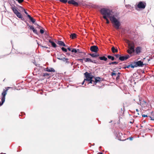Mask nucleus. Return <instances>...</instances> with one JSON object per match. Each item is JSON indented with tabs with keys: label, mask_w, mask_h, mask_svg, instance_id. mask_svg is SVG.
Segmentation results:
<instances>
[{
	"label": "nucleus",
	"mask_w": 154,
	"mask_h": 154,
	"mask_svg": "<svg viewBox=\"0 0 154 154\" xmlns=\"http://www.w3.org/2000/svg\"><path fill=\"white\" fill-rule=\"evenodd\" d=\"M100 13L103 15L104 19H106V17L110 18L112 16L111 15L112 11L109 9L103 8L100 10Z\"/></svg>",
	"instance_id": "f257e3e1"
},
{
	"label": "nucleus",
	"mask_w": 154,
	"mask_h": 154,
	"mask_svg": "<svg viewBox=\"0 0 154 154\" xmlns=\"http://www.w3.org/2000/svg\"><path fill=\"white\" fill-rule=\"evenodd\" d=\"M109 19L112 23L113 24L115 28L116 29H119L121 25L119 21L116 18L114 15L110 17Z\"/></svg>",
	"instance_id": "f03ea898"
},
{
	"label": "nucleus",
	"mask_w": 154,
	"mask_h": 154,
	"mask_svg": "<svg viewBox=\"0 0 154 154\" xmlns=\"http://www.w3.org/2000/svg\"><path fill=\"white\" fill-rule=\"evenodd\" d=\"M11 9L12 10L14 13L18 18H20L22 20H24V18L23 17V16L17 10V7H16L14 6H12Z\"/></svg>",
	"instance_id": "7ed1b4c3"
},
{
	"label": "nucleus",
	"mask_w": 154,
	"mask_h": 154,
	"mask_svg": "<svg viewBox=\"0 0 154 154\" xmlns=\"http://www.w3.org/2000/svg\"><path fill=\"white\" fill-rule=\"evenodd\" d=\"M85 76L86 78V79H85V80H86L88 81H90L89 83L93 84V80L92 79L94 78V76L91 75L90 73H88L87 72H86L84 73Z\"/></svg>",
	"instance_id": "20e7f679"
},
{
	"label": "nucleus",
	"mask_w": 154,
	"mask_h": 154,
	"mask_svg": "<svg viewBox=\"0 0 154 154\" xmlns=\"http://www.w3.org/2000/svg\"><path fill=\"white\" fill-rule=\"evenodd\" d=\"M11 88L10 87H7L6 88V90H5V89H4L3 91V92L2 93V98H3L5 100V97L7 94V92L8 90L10 88Z\"/></svg>",
	"instance_id": "39448f33"
},
{
	"label": "nucleus",
	"mask_w": 154,
	"mask_h": 154,
	"mask_svg": "<svg viewBox=\"0 0 154 154\" xmlns=\"http://www.w3.org/2000/svg\"><path fill=\"white\" fill-rule=\"evenodd\" d=\"M84 60H85V62H91L94 63H97V61L95 60H92L91 59L89 58H83Z\"/></svg>",
	"instance_id": "423d86ee"
},
{
	"label": "nucleus",
	"mask_w": 154,
	"mask_h": 154,
	"mask_svg": "<svg viewBox=\"0 0 154 154\" xmlns=\"http://www.w3.org/2000/svg\"><path fill=\"white\" fill-rule=\"evenodd\" d=\"M145 6L146 3H143L141 2H140L137 5V7L139 8H144Z\"/></svg>",
	"instance_id": "0eeeda50"
},
{
	"label": "nucleus",
	"mask_w": 154,
	"mask_h": 154,
	"mask_svg": "<svg viewBox=\"0 0 154 154\" xmlns=\"http://www.w3.org/2000/svg\"><path fill=\"white\" fill-rule=\"evenodd\" d=\"M98 48L95 45L91 46L90 48V50L92 52L96 53L98 51Z\"/></svg>",
	"instance_id": "6e6552de"
},
{
	"label": "nucleus",
	"mask_w": 154,
	"mask_h": 154,
	"mask_svg": "<svg viewBox=\"0 0 154 154\" xmlns=\"http://www.w3.org/2000/svg\"><path fill=\"white\" fill-rule=\"evenodd\" d=\"M130 57L129 55H127L124 56H120L119 57V60L121 61H123L125 60H126Z\"/></svg>",
	"instance_id": "1a4fd4ad"
},
{
	"label": "nucleus",
	"mask_w": 154,
	"mask_h": 154,
	"mask_svg": "<svg viewBox=\"0 0 154 154\" xmlns=\"http://www.w3.org/2000/svg\"><path fill=\"white\" fill-rule=\"evenodd\" d=\"M135 64L136 66V67L137 66H142L144 64H143V62L141 61H138L136 62H135Z\"/></svg>",
	"instance_id": "9d476101"
},
{
	"label": "nucleus",
	"mask_w": 154,
	"mask_h": 154,
	"mask_svg": "<svg viewBox=\"0 0 154 154\" xmlns=\"http://www.w3.org/2000/svg\"><path fill=\"white\" fill-rule=\"evenodd\" d=\"M128 49L127 50L128 53L131 54L135 51L134 48H128Z\"/></svg>",
	"instance_id": "9b49d317"
},
{
	"label": "nucleus",
	"mask_w": 154,
	"mask_h": 154,
	"mask_svg": "<svg viewBox=\"0 0 154 154\" xmlns=\"http://www.w3.org/2000/svg\"><path fill=\"white\" fill-rule=\"evenodd\" d=\"M68 3L69 4H72L73 5L76 6H78V3L75 2V1L73 0L69 1L68 2Z\"/></svg>",
	"instance_id": "f8f14e48"
},
{
	"label": "nucleus",
	"mask_w": 154,
	"mask_h": 154,
	"mask_svg": "<svg viewBox=\"0 0 154 154\" xmlns=\"http://www.w3.org/2000/svg\"><path fill=\"white\" fill-rule=\"evenodd\" d=\"M94 79H95V81L93 80V83L94 84V85H96L98 82H100V77H96V78H94Z\"/></svg>",
	"instance_id": "ddd939ff"
},
{
	"label": "nucleus",
	"mask_w": 154,
	"mask_h": 154,
	"mask_svg": "<svg viewBox=\"0 0 154 154\" xmlns=\"http://www.w3.org/2000/svg\"><path fill=\"white\" fill-rule=\"evenodd\" d=\"M128 48H134V44L133 42H130L128 43Z\"/></svg>",
	"instance_id": "4468645a"
},
{
	"label": "nucleus",
	"mask_w": 154,
	"mask_h": 154,
	"mask_svg": "<svg viewBox=\"0 0 154 154\" xmlns=\"http://www.w3.org/2000/svg\"><path fill=\"white\" fill-rule=\"evenodd\" d=\"M45 71L48 72H55V71L54 69L53 68H45L44 69Z\"/></svg>",
	"instance_id": "2eb2a0df"
},
{
	"label": "nucleus",
	"mask_w": 154,
	"mask_h": 154,
	"mask_svg": "<svg viewBox=\"0 0 154 154\" xmlns=\"http://www.w3.org/2000/svg\"><path fill=\"white\" fill-rule=\"evenodd\" d=\"M63 61L64 62H65L66 63L68 64L70 63L69 61V59L68 58L63 57L62 59L61 60Z\"/></svg>",
	"instance_id": "dca6fc26"
},
{
	"label": "nucleus",
	"mask_w": 154,
	"mask_h": 154,
	"mask_svg": "<svg viewBox=\"0 0 154 154\" xmlns=\"http://www.w3.org/2000/svg\"><path fill=\"white\" fill-rule=\"evenodd\" d=\"M62 54L60 53L58 54L57 55V58L60 60H61L63 57L62 56Z\"/></svg>",
	"instance_id": "f3484780"
},
{
	"label": "nucleus",
	"mask_w": 154,
	"mask_h": 154,
	"mask_svg": "<svg viewBox=\"0 0 154 154\" xmlns=\"http://www.w3.org/2000/svg\"><path fill=\"white\" fill-rule=\"evenodd\" d=\"M28 17L29 18L30 20H31V22H32V23H34L35 21V20L32 17H31V16L29 15H28Z\"/></svg>",
	"instance_id": "a211bd4d"
},
{
	"label": "nucleus",
	"mask_w": 154,
	"mask_h": 154,
	"mask_svg": "<svg viewBox=\"0 0 154 154\" xmlns=\"http://www.w3.org/2000/svg\"><path fill=\"white\" fill-rule=\"evenodd\" d=\"M90 55L93 57H97L99 56V54L94 53V54H90Z\"/></svg>",
	"instance_id": "6ab92c4d"
},
{
	"label": "nucleus",
	"mask_w": 154,
	"mask_h": 154,
	"mask_svg": "<svg viewBox=\"0 0 154 154\" xmlns=\"http://www.w3.org/2000/svg\"><path fill=\"white\" fill-rule=\"evenodd\" d=\"M57 44L60 46H63L65 47L66 45L64 44V43L62 42V41H58L57 42Z\"/></svg>",
	"instance_id": "aec40b11"
},
{
	"label": "nucleus",
	"mask_w": 154,
	"mask_h": 154,
	"mask_svg": "<svg viewBox=\"0 0 154 154\" xmlns=\"http://www.w3.org/2000/svg\"><path fill=\"white\" fill-rule=\"evenodd\" d=\"M149 117L151 120L154 121V113L152 112Z\"/></svg>",
	"instance_id": "412c9836"
},
{
	"label": "nucleus",
	"mask_w": 154,
	"mask_h": 154,
	"mask_svg": "<svg viewBox=\"0 0 154 154\" xmlns=\"http://www.w3.org/2000/svg\"><path fill=\"white\" fill-rule=\"evenodd\" d=\"M49 42L51 43L52 46L54 48H56L57 46L53 42L51 41L50 39L49 40Z\"/></svg>",
	"instance_id": "4be33fe9"
},
{
	"label": "nucleus",
	"mask_w": 154,
	"mask_h": 154,
	"mask_svg": "<svg viewBox=\"0 0 154 154\" xmlns=\"http://www.w3.org/2000/svg\"><path fill=\"white\" fill-rule=\"evenodd\" d=\"M30 29H32L33 32L35 33H37V30L36 29H35V28L33 27V26H29Z\"/></svg>",
	"instance_id": "5701e85b"
},
{
	"label": "nucleus",
	"mask_w": 154,
	"mask_h": 154,
	"mask_svg": "<svg viewBox=\"0 0 154 154\" xmlns=\"http://www.w3.org/2000/svg\"><path fill=\"white\" fill-rule=\"evenodd\" d=\"M141 48L140 47H138L135 49V52L137 54H138L140 52Z\"/></svg>",
	"instance_id": "b1692460"
},
{
	"label": "nucleus",
	"mask_w": 154,
	"mask_h": 154,
	"mask_svg": "<svg viewBox=\"0 0 154 154\" xmlns=\"http://www.w3.org/2000/svg\"><path fill=\"white\" fill-rule=\"evenodd\" d=\"M99 58L101 60H104L105 61H106L107 60V58L105 56L100 57H99Z\"/></svg>",
	"instance_id": "393cba45"
},
{
	"label": "nucleus",
	"mask_w": 154,
	"mask_h": 154,
	"mask_svg": "<svg viewBox=\"0 0 154 154\" xmlns=\"http://www.w3.org/2000/svg\"><path fill=\"white\" fill-rule=\"evenodd\" d=\"M70 36L72 39H74L76 38V35L75 33H72L70 35Z\"/></svg>",
	"instance_id": "a878e982"
},
{
	"label": "nucleus",
	"mask_w": 154,
	"mask_h": 154,
	"mask_svg": "<svg viewBox=\"0 0 154 154\" xmlns=\"http://www.w3.org/2000/svg\"><path fill=\"white\" fill-rule=\"evenodd\" d=\"M112 51L113 53L117 52H118V50L116 49L114 47H113L112 48Z\"/></svg>",
	"instance_id": "bb28decb"
},
{
	"label": "nucleus",
	"mask_w": 154,
	"mask_h": 154,
	"mask_svg": "<svg viewBox=\"0 0 154 154\" xmlns=\"http://www.w3.org/2000/svg\"><path fill=\"white\" fill-rule=\"evenodd\" d=\"M128 66H130L132 68H134L135 67H137L135 64V63L134 62V63L131 64V65H128Z\"/></svg>",
	"instance_id": "cd10ccee"
},
{
	"label": "nucleus",
	"mask_w": 154,
	"mask_h": 154,
	"mask_svg": "<svg viewBox=\"0 0 154 154\" xmlns=\"http://www.w3.org/2000/svg\"><path fill=\"white\" fill-rule=\"evenodd\" d=\"M107 57L109 59H111L112 60H115V58L113 57L110 55H108Z\"/></svg>",
	"instance_id": "c85d7f7f"
},
{
	"label": "nucleus",
	"mask_w": 154,
	"mask_h": 154,
	"mask_svg": "<svg viewBox=\"0 0 154 154\" xmlns=\"http://www.w3.org/2000/svg\"><path fill=\"white\" fill-rule=\"evenodd\" d=\"M19 7L20 8H21V9L22 10H23V11H24V13H25V14L27 15V16H28V15H29L28 14V13H27V12L25 11V9L24 8H23V7H21V6H19Z\"/></svg>",
	"instance_id": "c756f323"
},
{
	"label": "nucleus",
	"mask_w": 154,
	"mask_h": 154,
	"mask_svg": "<svg viewBox=\"0 0 154 154\" xmlns=\"http://www.w3.org/2000/svg\"><path fill=\"white\" fill-rule=\"evenodd\" d=\"M2 102H0V106H2L5 101V99L2 98L1 99Z\"/></svg>",
	"instance_id": "7c9ffc66"
},
{
	"label": "nucleus",
	"mask_w": 154,
	"mask_h": 154,
	"mask_svg": "<svg viewBox=\"0 0 154 154\" xmlns=\"http://www.w3.org/2000/svg\"><path fill=\"white\" fill-rule=\"evenodd\" d=\"M49 75V74L48 73H43V77H45V76H48Z\"/></svg>",
	"instance_id": "2f4dec72"
},
{
	"label": "nucleus",
	"mask_w": 154,
	"mask_h": 154,
	"mask_svg": "<svg viewBox=\"0 0 154 154\" xmlns=\"http://www.w3.org/2000/svg\"><path fill=\"white\" fill-rule=\"evenodd\" d=\"M61 49H62V50L63 51L65 52H67V49L66 48H65L64 47H62Z\"/></svg>",
	"instance_id": "473e14b6"
},
{
	"label": "nucleus",
	"mask_w": 154,
	"mask_h": 154,
	"mask_svg": "<svg viewBox=\"0 0 154 154\" xmlns=\"http://www.w3.org/2000/svg\"><path fill=\"white\" fill-rule=\"evenodd\" d=\"M71 51L72 52L76 53L77 52V50L75 49H73L71 50Z\"/></svg>",
	"instance_id": "72a5a7b5"
},
{
	"label": "nucleus",
	"mask_w": 154,
	"mask_h": 154,
	"mask_svg": "<svg viewBox=\"0 0 154 154\" xmlns=\"http://www.w3.org/2000/svg\"><path fill=\"white\" fill-rule=\"evenodd\" d=\"M60 1L62 2L65 3L67 2V0H60Z\"/></svg>",
	"instance_id": "f704fd0d"
},
{
	"label": "nucleus",
	"mask_w": 154,
	"mask_h": 154,
	"mask_svg": "<svg viewBox=\"0 0 154 154\" xmlns=\"http://www.w3.org/2000/svg\"><path fill=\"white\" fill-rule=\"evenodd\" d=\"M16 1H17L19 3H20L22 2L24 0H16Z\"/></svg>",
	"instance_id": "c9c22d12"
},
{
	"label": "nucleus",
	"mask_w": 154,
	"mask_h": 154,
	"mask_svg": "<svg viewBox=\"0 0 154 154\" xmlns=\"http://www.w3.org/2000/svg\"><path fill=\"white\" fill-rule=\"evenodd\" d=\"M116 75V73L112 72L111 73V75L112 76H113L114 75Z\"/></svg>",
	"instance_id": "e433bc0d"
},
{
	"label": "nucleus",
	"mask_w": 154,
	"mask_h": 154,
	"mask_svg": "<svg viewBox=\"0 0 154 154\" xmlns=\"http://www.w3.org/2000/svg\"><path fill=\"white\" fill-rule=\"evenodd\" d=\"M83 60H84L83 58V59H79L78 60L80 61V62L82 63L83 62Z\"/></svg>",
	"instance_id": "4c0bfd02"
},
{
	"label": "nucleus",
	"mask_w": 154,
	"mask_h": 154,
	"mask_svg": "<svg viewBox=\"0 0 154 154\" xmlns=\"http://www.w3.org/2000/svg\"><path fill=\"white\" fill-rule=\"evenodd\" d=\"M107 17H106V19H105L106 20V23L108 24L109 23V20L107 19Z\"/></svg>",
	"instance_id": "58836bf2"
},
{
	"label": "nucleus",
	"mask_w": 154,
	"mask_h": 154,
	"mask_svg": "<svg viewBox=\"0 0 154 154\" xmlns=\"http://www.w3.org/2000/svg\"><path fill=\"white\" fill-rule=\"evenodd\" d=\"M40 32L41 34H43L44 33V31L43 30L41 29L40 30Z\"/></svg>",
	"instance_id": "ea45409f"
},
{
	"label": "nucleus",
	"mask_w": 154,
	"mask_h": 154,
	"mask_svg": "<svg viewBox=\"0 0 154 154\" xmlns=\"http://www.w3.org/2000/svg\"><path fill=\"white\" fill-rule=\"evenodd\" d=\"M111 63H112V64H117L118 63V62H111Z\"/></svg>",
	"instance_id": "a19ab883"
},
{
	"label": "nucleus",
	"mask_w": 154,
	"mask_h": 154,
	"mask_svg": "<svg viewBox=\"0 0 154 154\" xmlns=\"http://www.w3.org/2000/svg\"><path fill=\"white\" fill-rule=\"evenodd\" d=\"M115 56L116 58L119 57L120 56H121L119 54H116L115 55Z\"/></svg>",
	"instance_id": "79ce46f5"
},
{
	"label": "nucleus",
	"mask_w": 154,
	"mask_h": 154,
	"mask_svg": "<svg viewBox=\"0 0 154 154\" xmlns=\"http://www.w3.org/2000/svg\"><path fill=\"white\" fill-rule=\"evenodd\" d=\"M142 117H148V116L147 115H146L144 114V115H142Z\"/></svg>",
	"instance_id": "37998d69"
},
{
	"label": "nucleus",
	"mask_w": 154,
	"mask_h": 154,
	"mask_svg": "<svg viewBox=\"0 0 154 154\" xmlns=\"http://www.w3.org/2000/svg\"><path fill=\"white\" fill-rule=\"evenodd\" d=\"M85 79L83 81V82H82V85H83L84 84V82H85Z\"/></svg>",
	"instance_id": "c03bdc74"
},
{
	"label": "nucleus",
	"mask_w": 154,
	"mask_h": 154,
	"mask_svg": "<svg viewBox=\"0 0 154 154\" xmlns=\"http://www.w3.org/2000/svg\"><path fill=\"white\" fill-rule=\"evenodd\" d=\"M67 49H68L69 51H71V49H70V48H67Z\"/></svg>",
	"instance_id": "a18cd8bd"
},
{
	"label": "nucleus",
	"mask_w": 154,
	"mask_h": 154,
	"mask_svg": "<svg viewBox=\"0 0 154 154\" xmlns=\"http://www.w3.org/2000/svg\"><path fill=\"white\" fill-rule=\"evenodd\" d=\"M129 139H130V140H132L133 138H132V137H130V138H129Z\"/></svg>",
	"instance_id": "49530a36"
},
{
	"label": "nucleus",
	"mask_w": 154,
	"mask_h": 154,
	"mask_svg": "<svg viewBox=\"0 0 154 154\" xmlns=\"http://www.w3.org/2000/svg\"><path fill=\"white\" fill-rule=\"evenodd\" d=\"M108 64L109 65H111L112 64V63H111H111H109Z\"/></svg>",
	"instance_id": "de8ad7c7"
},
{
	"label": "nucleus",
	"mask_w": 154,
	"mask_h": 154,
	"mask_svg": "<svg viewBox=\"0 0 154 154\" xmlns=\"http://www.w3.org/2000/svg\"><path fill=\"white\" fill-rule=\"evenodd\" d=\"M38 27H37V28H39L40 27V26H38Z\"/></svg>",
	"instance_id": "09e8293b"
},
{
	"label": "nucleus",
	"mask_w": 154,
	"mask_h": 154,
	"mask_svg": "<svg viewBox=\"0 0 154 154\" xmlns=\"http://www.w3.org/2000/svg\"><path fill=\"white\" fill-rule=\"evenodd\" d=\"M118 75H119L120 74V73L118 72Z\"/></svg>",
	"instance_id": "8fccbe9b"
},
{
	"label": "nucleus",
	"mask_w": 154,
	"mask_h": 154,
	"mask_svg": "<svg viewBox=\"0 0 154 154\" xmlns=\"http://www.w3.org/2000/svg\"><path fill=\"white\" fill-rule=\"evenodd\" d=\"M141 102L140 101L139 102V103H138V104H141Z\"/></svg>",
	"instance_id": "3c124183"
},
{
	"label": "nucleus",
	"mask_w": 154,
	"mask_h": 154,
	"mask_svg": "<svg viewBox=\"0 0 154 154\" xmlns=\"http://www.w3.org/2000/svg\"><path fill=\"white\" fill-rule=\"evenodd\" d=\"M40 46H41V47H42L46 48V47H45V46H42V45H40Z\"/></svg>",
	"instance_id": "603ef678"
},
{
	"label": "nucleus",
	"mask_w": 154,
	"mask_h": 154,
	"mask_svg": "<svg viewBox=\"0 0 154 154\" xmlns=\"http://www.w3.org/2000/svg\"><path fill=\"white\" fill-rule=\"evenodd\" d=\"M143 102L145 103H146V102L144 101H143Z\"/></svg>",
	"instance_id": "864d4df0"
},
{
	"label": "nucleus",
	"mask_w": 154,
	"mask_h": 154,
	"mask_svg": "<svg viewBox=\"0 0 154 154\" xmlns=\"http://www.w3.org/2000/svg\"><path fill=\"white\" fill-rule=\"evenodd\" d=\"M130 66H127V68H128Z\"/></svg>",
	"instance_id": "5fc2aeb1"
},
{
	"label": "nucleus",
	"mask_w": 154,
	"mask_h": 154,
	"mask_svg": "<svg viewBox=\"0 0 154 154\" xmlns=\"http://www.w3.org/2000/svg\"><path fill=\"white\" fill-rule=\"evenodd\" d=\"M136 111L137 112H138V109H136Z\"/></svg>",
	"instance_id": "6e6d98bb"
},
{
	"label": "nucleus",
	"mask_w": 154,
	"mask_h": 154,
	"mask_svg": "<svg viewBox=\"0 0 154 154\" xmlns=\"http://www.w3.org/2000/svg\"><path fill=\"white\" fill-rule=\"evenodd\" d=\"M100 153V154H103L102 153H101V152L100 153Z\"/></svg>",
	"instance_id": "4d7b16f0"
},
{
	"label": "nucleus",
	"mask_w": 154,
	"mask_h": 154,
	"mask_svg": "<svg viewBox=\"0 0 154 154\" xmlns=\"http://www.w3.org/2000/svg\"><path fill=\"white\" fill-rule=\"evenodd\" d=\"M0 154H5V153H4V154H3V153H1Z\"/></svg>",
	"instance_id": "13d9d810"
}]
</instances>
